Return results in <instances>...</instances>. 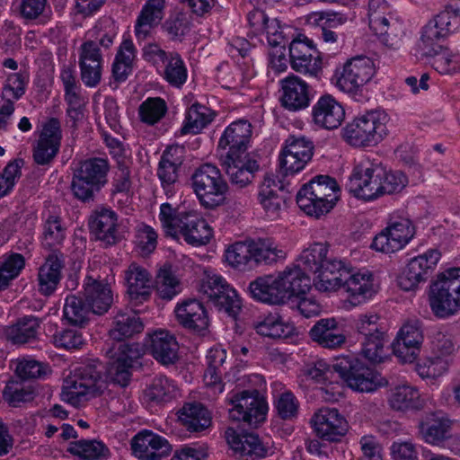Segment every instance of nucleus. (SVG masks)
<instances>
[{
    "label": "nucleus",
    "mask_w": 460,
    "mask_h": 460,
    "mask_svg": "<svg viewBox=\"0 0 460 460\" xmlns=\"http://www.w3.org/2000/svg\"><path fill=\"white\" fill-rule=\"evenodd\" d=\"M336 373L348 386L360 393H372L386 385V381L369 368L363 367L354 357L345 356L337 359L333 365L323 359L306 364L301 369V375L306 380L317 384H325Z\"/></svg>",
    "instance_id": "f257e3e1"
},
{
    "label": "nucleus",
    "mask_w": 460,
    "mask_h": 460,
    "mask_svg": "<svg viewBox=\"0 0 460 460\" xmlns=\"http://www.w3.org/2000/svg\"><path fill=\"white\" fill-rule=\"evenodd\" d=\"M408 184L401 171H387L368 158L358 161L349 178L348 189L354 197L370 201L402 191Z\"/></svg>",
    "instance_id": "f03ea898"
},
{
    "label": "nucleus",
    "mask_w": 460,
    "mask_h": 460,
    "mask_svg": "<svg viewBox=\"0 0 460 460\" xmlns=\"http://www.w3.org/2000/svg\"><path fill=\"white\" fill-rule=\"evenodd\" d=\"M117 29L109 19L101 21L85 34L78 49L81 80L87 87L97 86L102 79L103 57L100 46L109 49L117 36Z\"/></svg>",
    "instance_id": "7ed1b4c3"
},
{
    "label": "nucleus",
    "mask_w": 460,
    "mask_h": 460,
    "mask_svg": "<svg viewBox=\"0 0 460 460\" xmlns=\"http://www.w3.org/2000/svg\"><path fill=\"white\" fill-rule=\"evenodd\" d=\"M159 220L166 234L181 236L192 246L205 245L213 236L212 228L198 213L179 212L169 203L160 206Z\"/></svg>",
    "instance_id": "20e7f679"
},
{
    "label": "nucleus",
    "mask_w": 460,
    "mask_h": 460,
    "mask_svg": "<svg viewBox=\"0 0 460 460\" xmlns=\"http://www.w3.org/2000/svg\"><path fill=\"white\" fill-rule=\"evenodd\" d=\"M433 314L447 319L460 311V268H450L438 275L429 292Z\"/></svg>",
    "instance_id": "39448f33"
},
{
    "label": "nucleus",
    "mask_w": 460,
    "mask_h": 460,
    "mask_svg": "<svg viewBox=\"0 0 460 460\" xmlns=\"http://www.w3.org/2000/svg\"><path fill=\"white\" fill-rule=\"evenodd\" d=\"M339 190L333 178L318 175L300 189L296 195V203L307 215L319 217L333 208Z\"/></svg>",
    "instance_id": "423d86ee"
},
{
    "label": "nucleus",
    "mask_w": 460,
    "mask_h": 460,
    "mask_svg": "<svg viewBox=\"0 0 460 460\" xmlns=\"http://www.w3.org/2000/svg\"><path fill=\"white\" fill-rule=\"evenodd\" d=\"M387 113L372 110L358 115L343 128L344 139L353 146H375L387 135Z\"/></svg>",
    "instance_id": "0eeeda50"
},
{
    "label": "nucleus",
    "mask_w": 460,
    "mask_h": 460,
    "mask_svg": "<svg viewBox=\"0 0 460 460\" xmlns=\"http://www.w3.org/2000/svg\"><path fill=\"white\" fill-rule=\"evenodd\" d=\"M110 164L107 158L92 157L81 161L75 169L71 182L73 195L83 202L93 200L98 192L108 182Z\"/></svg>",
    "instance_id": "6e6552de"
},
{
    "label": "nucleus",
    "mask_w": 460,
    "mask_h": 460,
    "mask_svg": "<svg viewBox=\"0 0 460 460\" xmlns=\"http://www.w3.org/2000/svg\"><path fill=\"white\" fill-rule=\"evenodd\" d=\"M361 344V355L371 363H380L385 358L386 331L380 316L373 312L360 314L353 323Z\"/></svg>",
    "instance_id": "1a4fd4ad"
},
{
    "label": "nucleus",
    "mask_w": 460,
    "mask_h": 460,
    "mask_svg": "<svg viewBox=\"0 0 460 460\" xmlns=\"http://www.w3.org/2000/svg\"><path fill=\"white\" fill-rule=\"evenodd\" d=\"M191 185L205 208H214L226 200L228 185L219 169L211 164H202L196 169L191 176Z\"/></svg>",
    "instance_id": "9d476101"
},
{
    "label": "nucleus",
    "mask_w": 460,
    "mask_h": 460,
    "mask_svg": "<svg viewBox=\"0 0 460 460\" xmlns=\"http://www.w3.org/2000/svg\"><path fill=\"white\" fill-rule=\"evenodd\" d=\"M376 74L374 61L365 56L349 59L341 67H337L332 80L342 92L358 94Z\"/></svg>",
    "instance_id": "9b49d317"
},
{
    "label": "nucleus",
    "mask_w": 460,
    "mask_h": 460,
    "mask_svg": "<svg viewBox=\"0 0 460 460\" xmlns=\"http://www.w3.org/2000/svg\"><path fill=\"white\" fill-rule=\"evenodd\" d=\"M226 401L230 405L228 412L232 420L257 425L265 420L268 408L255 389L231 393Z\"/></svg>",
    "instance_id": "f8f14e48"
},
{
    "label": "nucleus",
    "mask_w": 460,
    "mask_h": 460,
    "mask_svg": "<svg viewBox=\"0 0 460 460\" xmlns=\"http://www.w3.org/2000/svg\"><path fill=\"white\" fill-rule=\"evenodd\" d=\"M369 27L385 45L396 49L403 33L402 24L388 12L385 0L368 1Z\"/></svg>",
    "instance_id": "ddd939ff"
},
{
    "label": "nucleus",
    "mask_w": 460,
    "mask_h": 460,
    "mask_svg": "<svg viewBox=\"0 0 460 460\" xmlns=\"http://www.w3.org/2000/svg\"><path fill=\"white\" fill-rule=\"evenodd\" d=\"M101 373L93 366H85L76 370L66 380L61 397L73 406H78L90 397L95 396L101 385Z\"/></svg>",
    "instance_id": "4468645a"
},
{
    "label": "nucleus",
    "mask_w": 460,
    "mask_h": 460,
    "mask_svg": "<svg viewBox=\"0 0 460 460\" xmlns=\"http://www.w3.org/2000/svg\"><path fill=\"white\" fill-rule=\"evenodd\" d=\"M314 143L305 137H289L279 155V172L283 176L294 175L303 171L314 155Z\"/></svg>",
    "instance_id": "2eb2a0df"
},
{
    "label": "nucleus",
    "mask_w": 460,
    "mask_h": 460,
    "mask_svg": "<svg viewBox=\"0 0 460 460\" xmlns=\"http://www.w3.org/2000/svg\"><path fill=\"white\" fill-rule=\"evenodd\" d=\"M413 235L414 226L410 219H391L387 226L375 236L371 248L383 253H393L402 249Z\"/></svg>",
    "instance_id": "dca6fc26"
},
{
    "label": "nucleus",
    "mask_w": 460,
    "mask_h": 460,
    "mask_svg": "<svg viewBox=\"0 0 460 460\" xmlns=\"http://www.w3.org/2000/svg\"><path fill=\"white\" fill-rule=\"evenodd\" d=\"M289 62L296 72L317 77L322 69V60L312 40L299 34L289 44Z\"/></svg>",
    "instance_id": "f3484780"
},
{
    "label": "nucleus",
    "mask_w": 460,
    "mask_h": 460,
    "mask_svg": "<svg viewBox=\"0 0 460 460\" xmlns=\"http://www.w3.org/2000/svg\"><path fill=\"white\" fill-rule=\"evenodd\" d=\"M62 140L61 125L50 118L42 124L39 138L33 146L32 157L38 165L50 164L59 152Z\"/></svg>",
    "instance_id": "a211bd4d"
},
{
    "label": "nucleus",
    "mask_w": 460,
    "mask_h": 460,
    "mask_svg": "<svg viewBox=\"0 0 460 460\" xmlns=\"http://www.w3.org/2000/svg\"><path fill=\"white\" fill-rule=\"evenodd\" d=\"M201 291L219 310L234 316L241 309V300L236 291L219 276H208L201 285Z\"/></svg>",
    "instance_id": "6ab92c4d"
},
{
    "label": "nucleus",
    "mask_w": 460,
    "mask_h": 460,
    "mask_svg": "<svg viewBox=\"0 0 460 460\" xmlns=\"http://www.w3.org/2000/svg\"><path fill=\"white\" fill-rule=\"evenodd\" d=\"M438 250L430 249L410 260L406 268L398 279L399 286L405 291H410L425 282L433 272L440 259Z\"/></svg>",
    "instance_id": "aec40b11"
},
{
    "label": "nucleus",
    "mask_w": 460,
    "mask_h": 460,
    "mask_svg": "<svg viewBox=\"0 0 460 460\" xmlns=\"http://www.w3.org/2000/svg\"><path fill=\"white\" fill-rule=\"evenodd\" d=\"M315 435L322 440L338 442L349 430V423L336 408L319 409L311 419Z\"/></svg>",
    "instance_id": "412c9836"
},
{
    "label": "nucleus",
    "mask_w": 460,
    "mask_h": 460,
    "mask_svg": "<svg viewBox=\"0 0 460 460\" xmlns=\"http://www.w3.org/2000/svg\"><path fill=\"white\" fill-rule=\"evenodd\" d=\"M422 342L421 323L416 319L407 321L393 343L394 354L402 363H411L417 358Z\"/></svg>",
    "instance_id": "4be33fe9"
},
{
    "label": "nucleus",
    "mask_w": 460,
    "mask_h": 460,
    "mask_svg": "<svg viewBox=\"0 0 460 460\" xmlns=\"http://www.w3.org/2000/svg\"><path fill=\"white\" fill-rule=\"evenodd\" d=\"M140 356L141 349L137 343L119 344L107 368V374L111 381L122 387L127 386L130 380V368Z\"/></svg>",
    "instance_id": "5701e85b"
},
{
    "label": "nucleus",
    "mask_w": 460,
    "mask_h": 460,
    "mask_svg": "<svg viewBox=\"0 0 460 460\" xmlns=\"http://www.w3.org/2000/svg\"><path fill=\"white\" fill-rule=\"evenodd\" d=\"M130 446L133 455L140 460H162L172 451L166 438L147 429L135 435Z\"/></svg>",
    "instance_id": "b1692460"
},
{
    "label": "nucleus",
    "mask_w": 460,
    "mask_h": 460,
    "mask_svg": "<svg viewBox=\"0 0 460 460\" xmlns=\"http://www.w3.org/2000/svg\"><path fill=\"white\" fill-rule=\"evenodd\" d=\"M453 421L442 411L426 413L419 422V432L428 444L445 448L448 442Z\"/></svg>",
    "instance_id": "393cba45"
},
{
    "label": "nucleus",
    "mask_w": 460,
    "mask_h": 460,
    "mask_svg": "<svg viewBox=\"0 0 460 460\" xmlns=\"http://www.w3.org/2000/svg\"><path fill=\"white\" fill-rule=\"evenodd\" d=\"M251 137V123L244 119L234 121L224 130L218 141V148L227 149L224 157L247 155Z\"/></svg>",
    "instance_id": "a878e982"
},
{
    "label": "nucleus",
    "mask_w": 460,
    "mask_h": 460,
    "mask_svg": "<svg viewBox=\"0 0 460 460\" xmlns=\"http://www.w3.org/2000/svg\"><path fill=\"white\" fill-rule=\"evenodd\" d=\"M343 288L349 294V302L353 306L365 303L376 293L374 276L365 269L353 271L349 268Z\"/></svg>",
    "instance_id": "bb28decb"
},
{
    "label": "nucleus",
    "mask_w": 460,
    "mask_h": 460,
    "mask_svg": "<svg viewBox=\"0 0 460 460\" xmlns=\"http://www.w3.org/2000/svg\"><path fill=\"white\" fill-rule=\"evenodd\" d=\"M313 121L325 129L338 128L345 119V110L334 97L330 94L321 96L312 110Z\"/></svg>",
    "instance_id": "cd10ccee"
},
{
    "label": "nucleus",
    "mask_w": 460,
    "mask_h": 460,
    "mask_svg": "<svg viewBox=\"0 0 460 460\" xmlns=\"http://www.w3.org/2000/svg\"><path fill=\"white\" fill-rule=\"evenodd\" d=\"M65 258L62 252H51L39 268L37 276L38 291L44 296H49L57 290L62 279Z\"/></svg>",
    "instance_id": "c85d7f7f"
},
{
    "label": "nucleus",
    "mask_w": 460,
    "mask_h": 460,
    "mask_svg": "<svg viewBox=\"0 0 460 460\" xmlns=\"http://www.w3.org/2000/svg\"><path fill=\"white\" fill-rule=\"evenodd\" d=\"M124 279L131 303L141 304L150 297L152 277L144 267L131 263L124 271Z\"/></svg>",
    "instance_id": "c756f323"
},
{
    "label": "nucleus",
    "mask_w": 460,
    "mask_h": 460,
    "mask_svg": "<svg viewBox=\"0 0 460 460\" xmlns=\"http://www.w3.org/2000/svg\"><path fill=\"white\" fill-rule=\"evenodd\" d=\"M178 323L186 329L204 334L208 327V316L202 303L197 299H187L175 307Z\"/></svg>",
    "instance_id": "7c9ffc66"
},
{
    "label": "nucleus",
    "mask_w": 460,
    "mask_h": 460,
    "mask_svg": "<svg viewBox=\"0 0 460 460\" xmlns=\"http://www.w3.org/2000/svg\"><path fill=\"white\" fill-rule=\"evenodd\" d=\"M84 298L95 314H103L113 304V293L111 286L102 281L87 276L84 281Z\"/></svg>",
    "instance_id": "2f4dec72"
},
{
    "label": "nucleus",
    "mask_w": 460,
    "mask_h": 460,
    "mask_svg": "<svg viewBox=\"0 0 460 460\" xmlns=\"http://www.w3.org/2000/svg\"><path fill=\"white\" fill-rule=\"evenodd\" d=\"M282 105L289 111H299L310 103L309 85L297 75H290L280 81Z\"/></svg>",
    "instance_id": "473e14b6"
},
{
    "label": "nucleus",
    "mask_w": 460,
    "mask_h": 460,
    "mask_svg": "<svg viewBox=\"0 0 460 460\" xmlns=\"http://www.w3.org/2000/svg\"><path fill=\"white\" fill-rule=\"evenodd\" d=\"M225 436L230 447L241 456H248L256 460L265 457L267 455V448L259 437L253 433L241 434L234 429L228 428Z\"/></svg>",
    "instance_id": "72a5a7b5"
},
{
    "label": "nucleus",
    "mask_w": 460,
    "mask_h": 460,
    "mask_svg": "<svg viewBox=\"0 0 460 460\" xmlns=\"http://www.w3.org/2000/svg\"><path fill=\"white\" fill-rule=\"evenodd\" d=\"M164 0H147L143 5L134 27L137 41L146 40L164 15Z\"/></svg>",
    "instance_id": "f704fd0d"
},
{
    "label": "nucleus",
    "mask_w": 460,
    "mask_h": 460,
    "mask_svg": "<svg viewBox=\"0 0 460 460\" xmlns=\"http://www.w3.org/2000/svg\"><path fill=\"white\" fill-rule=\"evenodd\" d=\"M182 148L180 146H169L163 153L158 168L157 176L167 198L175 194V183L178 180V169L181 164V157L175 156Z\"/></svg>",
    "instance_id": "c9c22d12"
},
{
    "label": "nucleus",
    "mask_w": 460,
    "mask_h": 460,
    "mask_svg": "<svg viewBox=\"0 0 460 460\" xmlns=\"http://www.w3.org/2000/svg\"><path fill=\"white\" fill-rule=\"evenodd\" d=\"M117 215L107 208L96 209L89 218V228L97 240L111 245L117 241Z\"/></svg>",
    "instance_id": "e433bc0d"
},
{
    "label": "nucleus",
    "mask_w": 460,
    "mask_h": 460,
    "mask_svg": "<svg viewBox=\"0 0 460 460\" xmlns=\"http://www.w3.org/2000/svg\"><path fill=\"white\" fill-rule=\"evenodd\" d=\"M223 165L231 182L239 188L250 184L254 177V172L259 169L257 161L252 159L249 155L224 157Z\"/></svg>",
    "instance_id": "4c0bfd02"
},
{
    "label": "nucleus",
    "mask_w": 460,
    "mask_h": 460,
    "mask_svg": "<svg viewBox=\"0 0 460 460\" xmlns=\"http://www.w3.org/2000/svg\"><path fill=\"white\" fill-rule=\"evenodd\" d=\"M310 338L323 348H341L346 341L342 329L334 318L318 320L309 332Z\"/></svg>",
    "instance_id": "58836bf2"
},
{
    "label": "nucleus",
    "mask_w": 460,
    "mask_h": 460,
    "mask_svg": "<svg viewBox=\"0 0 460 460\" xmlns=\"http://www.w3.org/2000/svg\"><path fill=\"white\" fill-rule=\"evenodd\" d=\"M276 278L284 300L292 296H304L311 287L310 277L295 263L288 266Z\"/></svg>",
    "instance_id": "ea45409f"
},
{
    "label": "nucleus",
    "mask_w": 460,
    "mask_h": 460,
    "mask_svg": "<svg viewBox=\"0 0 460 460\" xmlns=\"http://www.w3.org/2000/svg\"><path fill=\"white\" fill-rule=\"evenodd\" d=\"M178 342L169 332L159 330L150 336L149 350L164 365L173 364L178 358Z\"/></svg>",
    "instance_id": "a19ab883"
},
{
    "label": "nucleus",
    "mask_w": 460,
    "mask_h": 460,
    "mask_svg": "<svg viewBox=\"0 0 460 460\" xmlns=\"http://www.w3.org/2000/svg\"><path fill=\"white\" fill-rule=\"evenodd\" d=\"M282 188L272 177L267 176L259 187L258 201L269 217H279L285 198L281 195Z\"/></svg>",
    "instance_id": "79ce46f5"
},
{
    "label": "nucleus",
    "mask_w": 460,
    "mask_h": 460,
    "mask_svg": "<svg viewBox=\"0 0 460 460\" xmlns=\"http://www.w3.org/2000/svg\"><path fill=\"white\" fill-rule=\"evenodd\" d=\"M387 402L393 410L400 411L415 410L421 406L419 389L406 382L390 388Z\"/></svg>",
    "instance_id": "37998d69"
},
{
    "label": "nucleus",
    "mask_w": 460,
    "mask_h": 460,
    "mask_svg": "<svg viewBox=\"0 0 460 460\" xmlns=\"http://www.w3.org/2000/svg\"><path fill=\"white\" fill-rule=\"evenodd\" d=\"M256 332L269 338H288L295 333L296 328L285 322L277 313L259 316L252 323Z\"/></svg>",
    "instance_id": "c03bdc74"
},
{
    "label": "nucleus",
    "mask_w": 460,
    "mask_h": 460,
    "mask_svg": "<svg viewBox=\"0 0 460 460\" xmlns=\"http://www.w3.org/2000/svg\"><path fill=\"white\" fill-rule=\"evenodd\" d=\"M66 236V227L58 215L49 212L43 216L41 244L45 249L60 252Z\"/></svg>",
    "instance_id": "a18cd8bd"
},
{
    "label": "nucleus",
    "mask_w": 460,
    "mask_h": 460,
    "mask_svg": "<svg viewBox=\"0 0 460 460\" xmlns=\"http://www.w3.org/2000/svg\"><path fill=\"white\" fill-rule=\"evenodd\" d=\"M248 291L253 299L262 303L280 305L285 302L277 278L270 275L252 281Z\"/></svg>",
    "instance_id": "49530a36"
},
{
    "label": "nucleus",
    "mask_w": 460,
    "mask_h": 460,
    "mask_svg": "<svg viewBox=\"0 0 460 460\" xmlns=\"http://www.w3.org/2000/svg\"><path fill=\"white\" fill-rule=\"evenodd\" d=\"M226 51L235 60L243 79L249 80L255 75L253 59L251 57L252 45L246 39L232 38L227 44Z\"/></svg>",
    "instance_id": "de8ad7c7"
},
{
    "label": "nucleus",
    "mask_w": 460,
    "mask_h": 460,
    "mask_svg": "<svg viewBox=\"0 0 460 460\" xmlns=\"http://www.w3.org/2000/svg\"><path fill=\"white\" fill-rule=\"evenodd\" d=\"M179 420L190 431H201L211 423V414L200 402H187L179 411Z\"/></svg>",
    "instance_id": "09e8293b"
},
{
    "label": "nucleus",
    "mask_w": 460,
    "mask_h": 460,
    "mask_svg": "<svg viewBox=\"0 0 460 460\" xmlns=\"http://www.w3.org/2000/svg\"><path fill=\"white\" fill-rule=\"evenodd\" d=\"M253 267L259 264H272L286 258L282 246L270 238L250 240Z\"/></svg>",
    "instance_id": "8fccbe9b"
},
{
    "label": "nucleus",
    "mask_w": 460,
    "mask_h": 460,
    "mask_svg": "<svg viewBox=\"0 0 460 460\" xmlns=\"http://www.w3.org/2000/svg\"><path fill=\"white\" fill-rule=\"evenodd\" d=\"M40 325V321L39 318L32 315L24 316L6 329V338L15 345L34 341L37 339Z\"/></svg>",
    "instance_id": "3c124183"
},
{
    "label": "nucleus",
    "mask_w": 460,
    "mask_h": 460,
    "mask_svg": "<svg viewBox=\"0 0 460 460\" xmlns=\"http://www.w3.org/2000/svg\"><path fill=\"white\" fill-rule=\"evenodd\" d=\"M162 78L172 87L181 88L188 79V68L181 56L171 51L168 59L157 70Z\"/></svg>",
    "instance_id": "603ef678"
},
{
    "label": "nucleus",
    "mask_w": 460,
    "mask_h": 460,
    "mask_svg": "<svg viewBox=\"0 0 460 460\" xmlns=\"http://www.w3.org/2000/svg\"><path fill=\"white\" fill-rule=\"evenodd\" d=\"M143 330V323L139 316L130 312H119L113 321V327L110 330V336L115 341L130 338Z\"/></svg>",
    "instance_id": "864d4df0"
},
{
    "label": "nucleus",
    "mask_w": 460,
    "mask_h": 460,
    "mask_svg": "<svg viewBox=\"0 0 460 460\" xmlns=\"http://www.w3.org/2000/svg\"><path fill=\"white\" fill-rule=\"evenodd\" d=\"M214 113L209 108L199 103H193L186 111L181 134H198L214 119Z\"/></svg>",
    "instance_id": "5fc2aeb1"
},
{
    "label": "nucleus",
    "mask_w": 460,
    "mask_h": 460,
    "mask_svg": "<svg viewBox=\"0 0 460 460\" xmlns=\"http://www.w3.org/2000/svg\"><path fill=\"white\" fill-rule=\"evenodd\" d=\"M328 252L325 243H316L304 250L295 261V264L307 276L311 273L317 274L321 270L322 263Z\"/></svg>",
    "instance_id": "6e6d98bb"
},
{
    "label": "nucleus",
    "mask_w": 460,
    "mask_h": 460,
    "mask_svg": "<svg viewBox=\"0 0 460 460\" xmlns=\"http://www.w3.org/2000/svg\"><path fill=\"white\" fill-rule=\"evenodd\" d=\"M445 38L447 37L429 21L422 28L418 49L422 56L433 57L443 49L441 42Z\"/></svg>",
    "instance_id": "4d7b16f0"
},
{
    "label": "nucleus",
    "mask_w": 460,
    "mask_h": 460,
    "mask_svg": "<svg viewBox=\"0 0 460 460\" xmlns=\"http://www.w3.org/2000/svg\"><path fill=\"white\" fill-rule=\"evenodd\" d=\"M64 317L73 325L83 326L93 313L84 298L76 296H66L63 308Z\"/></svg>",
    "instance_id": "13d9d810"
},
{
    "label": "nucleus",
    "mask_w": 460,
    "mask_h": 460,
    "mask_svg": "<svg viewBox=\"0 0 460 460\" xmlns=\"http://www.w3.org/2000/svg\"><path fill=\"white\" fill-rule=\"evenodd\" d=\"M176 393V385L172 379L164 376H158L146 389L145 395L149 401L159 403L174 398Z\"/></svg>",
    "instance_id": "bf43d9fd"
},
{
    "label": "nucleus",
    "mask_w": 460,
    "mask_h": 460,
    "mask_svg": "<svg viewBox=\"0 0 460 460\" xmlns=\"http://www.w3.org/2000/svg\"><path fill=\"white\" fill-rule=\"evenodd\" d=\"M69 451L85 460H103L110 455L109 448L98 440L82 439L73 442Z\"/></svg>",
    "instance_id": "052dcab7"
},
{
    "label": "nucleus",
    "mask_w": 460,
    "mask_h": 460,
    "mask_svg": "<svg viewBox=\"0 0 460 460\" xmlns=\"http://www.w3.org/2000/svg\"><path fill=\"white\" fill-rule=\"evenodd\" d=\"M226 260L229 265L240 270L252 268L251 242H236L226 250Z\"/></svg>",
    "instance_id": "680f3d73"
},
{
    "label": "nucleus",
    "mask_w": 460,
    "mask_h": 460,
    "mask_svg": "<svg viewBox=\"0 0 460 460\" xmlns=\"http://www.w3.org/2000/svg\"><path fill=\"white\" fill-rule=\"evenodd\" d=\"M25 265L24 257L20 253L3 256L0 260V290H5L16 279Z\"/></svg>",
    "instance_id": "e2e57ef3"
},
{
    "label": "nucleus",
    "mask_w": 460,
    "mask_h": 460,
    "mask_svg": "<svg viewBox=\"0 0 460 460\" xmlns=\"http://www.w3.org/2000/svg\"><path fill=\"white\" fill-rule=\"evenodd\" d=\"M167 105L162 98H147L138 108L139 119L147 125H155L166 114Z\"/></svg>",
    "instance_id": "0e129e2a"
},
{
    "label": "nucleus",
    "mask_w": 460,
    "mask_h": 460,
    "mask_svg": "<svg viewBox=\"0 0 460 460\" xmlns=\"http://www.w3.org/2000/svg\"><path fill=\"white\" fill-rule=\"evenodd\" d=\"M449 365V359H444L435 356L418 361L415 365V370L423 379H435L446 374Z\"/></svg>",
    "instance_id": "69168bd1"
},
{
    "label": "nucleus",
    "mask_w": 460,
    "mask_h": 460,
    "mask_svg": "<svg viewBox=\"0 0 460 460\" xmlns=\"http://www.w3.org/2000/svg\"><path fill=\"white\" fill-rule=\"evenodd\" d=\"M431 58V66L439 74L455 75L460 73V54L453 53L443 48Z\"/></svg>",
    "instance_id": "338daca9"
},
{
    "label": "nucleus",
    "mask_w": 460,
    "mask_h": 460,
    "mask_svg": "<svg viewBox=\"0 0 460 460\" xmlns=\"http://www.w3.org/2000/svg\"><path fill=\"white\" fill-rule=\"evenodd\" d=\"M35 395V390L31 386H22L14 381L8 382L3 391L4 399L13 407L31 402Z\"/></svg>",
    "instance_id": "774afa93"
}]
</instances>
